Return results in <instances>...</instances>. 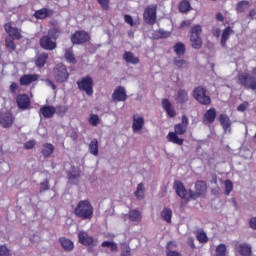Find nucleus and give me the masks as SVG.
<instances>
[{"instance_id": "obj_1", "label": "nucleus", "mask_w": 256, "mask_h": 256, "mask_svg": "<svg viewBox=\"0 0 256 256\" xmlns=\"http://www.w3.org/2000/svg\"><path fill=\"white\" fill-rule=\"evenodd\" d=\"M74 214L82 221L93 219V205L89 200H81L74 209Z\"/></svg>"}, {"instance_id": "obj_2", "label": "nucleus", "mask_w": 256, "mask_h": 256, "mask_svg": "<svg viewBox=\"0 0 256 256\" xmlns=\"http://www.w3.org/2000/svg\"><path fill=\"white\" fill-rule=\"evenodd\" d=\"M78 240L81 245H84V247L93 248L99 245V240L91 236L90 233L85 230L78 232Z\"/></svg>"}, {"instance_id": "obj_3", "label": "nucleus", "mask_w": 256, "mask_h": 256, "mask_svg": "<svg viewBox=\"0 0 256 256\" xmlns=\"http://www.w3.org/2000/svg\"><path fill=\"white\" fill-rule=\"evenodd\" d=\"M202 29L200 25H195L191 29L190 43L193 49H201L203 47V39H201Z\"/></svg>"}, {"instance_id": "obj_4", "label": "nucleus", "mask_w": 256, "mask_h": 256, "mask_svg": "<svg viewBox=\"0 0 256 256\" xmlns=\"http://www.w3.org/2000/svg\"><path fill=\"white\" fill-rule=\"evenodd\" d=\"M238 85L245 87V89L256 90V78L249 73H242L238 75Z\"/></svg>"}, {"instance_id": "obj_5", "label": "nucleus", "mask_w": 256, "mask_h": 256, "mask_svg": "<svg viewBox=\"0 0 256 256\" xmlns=\"http://www.w3.org/2000/svg\"><path fill=\"white\" fill-rule=\"evenodd\" d=\"M193 97L201 103V105H211V97L207 95V90L204 87H197L193 91Z\"/></svg>"}, {"instance_id": "obj_6", "label": "nucleus", "mask_w": 256, "mask_h": 256, "mask_svg": "<svg viewBox=\"0 0 256 256\" xmlns=\"http://www.w3.org/2000/svg\"><path fill=\"white\" fill-rule=\"evenodd\" d=\"M143 17L147 25H155V21H157V5L148 6L144 11Z\"/></svg>"}, {"instance_id": "obj_7", "label": "nucleus", "mask_w": 256, "mask_h": 256, "mask_svg": "<svg viewBox=\"0 0 256 256\" xmlns=\"http://www.w3.org/2000/svg\"><path fill=\"white\" fill-rule=\"evenodd\" d=\"M77 85L80 91H85L89 96L93 95V79L91 77H83L77 81Z\"/></svg>"}, {"instance_id": "obj_8", "label": "nucleus", "mask_w": 256, "mask_h": 256, "mask_svg": "<svg viewBox=\"0 0 256 256\" xmlns=\"http://www.w3.org/2000/svg\"><path fill=\"white\" fill-rule=\"evenodd\" d=\"M54 78L58 83H65L69 79V72H67V67L63 64H58L54 68Z\"/></svg>"}, {"instance_id": "obj_9", "label": "nucleus", "mask_w": 256, "mask_h": 256, "mask_svg": "<svg viewBox=\"0 0 256 256\" xmlns=\"http://www.w3.org/2000/svg\"><path fill=\"white\" fill-rule=\"evenodd\" d=\"M195 189L196 192L189 190L190 199H199L201 195H205V193L207 192V184L205 183V181H198L195 184Z\"/></svg>"}, {"instance_id": "obj_10", "label": "nucleus", "mask_w": 256, "mask_h": 256, "mask_svg": "<svg viewBox=\"0 0 256 256\" xmlns=\"http://www.w3.org/2000/svg\"><path fill=\"white\" fill-rule=\"evenodd\" d=\"M13 121H15V118L13 117V114H11V112L3 110L0 112L1 127H4V129H9V127L13 125Z\"/></svg>"}, {"instance_id": "obj_11", "label": "nucleus", "mask_w": 256, "mask_h": 256, "mask_svg": "<svg viewBox=\"0 0 256 256\" xmlns=\"http://www.w3.org/2000/svg\"><path fill=\"white\" fill-rule=\"evenodd\" d=\"M89 39H91V37L89 33L85 31H76L71 37V41L74 45H80V43H85L89 41Z\"/></svg>"}, {"instance_id": "obj_12", "label": "nucleus", "mask_w": 256, "mask_h": 256, "mask_svg": "<svg viewBox=\"0 0 256 256\" xmlns=\"http://www.w3.org/2000/svg\"><path fill=\"white\" fill-rule=\"evenodd\" d=\"M187 127H189V118L183 115L181 123L174 126V133L177 135H185V133H187Z\"/></svg>"}, {"instance_id": "obj_13", "label": "nucleus", "mask_w": 256, "mask_h": 256, "mask_svg": "<svg viewBox=\"0 0 256 256\" xmlns=\"http://www.w3.org/2000/svg\"><path fill=\"white\" fill-rule=\"evenodd\" d=\"M174 189L178 197H180L181 199H191V197H189V191L185 189V186L183 185V183H181V181H174Z\"/></svg>"}, {"instance_id": "obj_14", "label": "nucleus", "mask_w": 256, "mask_h": 256, "mask_svg": "<svg viewBox=\"0 0 256 256\" xmlns=\"http://www.w3.org/2000/svg\"><path fill=\"white\" fill-rule=\"evenodd\" d=\"M145 125V119L143 116H140L139 114H135L133 116V124H132V130L134 133H139V131L143 130V127Z\"/></svg>"}, {"instance_id": "obj_15", "label": "nucleus", "mask_w": 256, "mask_h": 256, "mask_svg": "<svg viewBox=\"0 0 256 256\" xmlns=\"http://www.w3.org/2000/svg\"><path fill=\"white\" fill-rule=\"evenodd\" d=\"M113 101H127V92L123 86L117 87L112 94Z\"/></svg>"}, {"instance_id": "obj_16", "label": "nucleus", "mask_w": 256, "mask_h": 256, "mask_svg": "<svg viewBox=\"0 0 256 256\" xmlns=\"http://www.w3.org/2000/svg\"><path fill=\"white\" fill-rule=\"evenodd\" d=\"M40 45L46 51H53L57 47V44L51 40L49 36H44L40 39Z\"/></svg>"}, {"instance_id": "obj_17", "label": "nucleus", "mask_w": 256, "mask_h": 256, "mask_svg": "<svg viewBox=\"0 0 256 256\" xmlns=\"http://www.w3.org/2000/svg\"><path fill=\"white\" fill-rule=\"evenodd\" d=\"M16 101L20 109H29V105H31V100L27 94L18 95Z\"/></svg>"}, {"instance_id": "obj_18", "label": "nucleus", "mask_w": 256, "mask_h": 256, "mask_svg": "<svg viewBox=\"0 0 256 256\" xmlns=\"http://www.w3.org/2000/svg\"><path fill=\"white\" fill-rule=\"evenodd\" d=\"M4 29L6 33H8L9 37H14V39H21V32H19V29L13 27L11 23L5 24Z\"/></svg>"}, {"instance_id": "obj_19", "label": "nucleus", "mask_w": 256, "mask_h": 256, "mask_svg": "<svg viewBox=\"0 0 256 256\" xmlns=\"http://www.w3.org/2000/svg\"><path fill=\"white\" fill-rule=\"evenodd\" d=\"M177 242H168L166 246V256H183L181 252L177 251Z\"/></svg>"}, {"instance_id": "obj_20", "label": "nucleus", "mask_w": 256, "mask_h": 256, "mask_svg": "<svg viewBox=\"0 0 256 256\" xmlns=\"http://www.w3.org/2000/svg\"><path fill=\"white\" fill-rule=\"evenodd\" d=\"M233 35V28L230 26L226 27L221 34L220 43L222 47H227V41H229V37Z\"/></svg>"}, {"instance_id": "obj_21", "label": "nucleus", "mask_w": 256, "mask_h": 256, "mask_svg": "<svg viewBox=\"0 0 256 256\" xmlns=\"http://www.w3.org/2000/svg\"><path fill=\"white\" fill-rule=\"evenodd\" d=\"M220 124L222 125V129H224L225 133H231V119L226 114L220 115Z\"/></svg>"}, {"instance_id": "obj_22", "label": "nucleus", "mask_w": 256, "mask_h": 256, "mask_svg": "<svg viewBox=\"0 0 256 256\" xmlns=\"http://www.w3.org/2000/svg\"><path fill=\"white\" fill-rule=\"evenodd\" d=\"M176 103H180V105H183L189 101V94L186 90L180 89L177 91L176 97H175Z\"/></svg>"}, {"instance_id": "obj_23", "label": "nucleus", "mask_w": 256, "mask_h": 256, "mask_svg": "<svg viewBox=\"0 0 256 256\" xmlns=\"http://www.w3.org/2000/svg\"><path fill=\"white\" fill-rule=\"evenodd\" d=\"M39 79V75L37 74H26L20 78V85H31V83H35Z\"/></svg>"}, {"instance_id": "obj_24", "label": "nucleus", "mask_w": 256, "mask_h": 256, "mask_svg": "<svg viewBox=\"0 0 256 256\" xmlns=\"http://www.w3.org/2000/svg\"><path fill=\"white\" fill-rule=\"evenodd\" d=\"M162 107L166 111L167 115H169V117H175V108H173V104H171L169 99L162 100Z\"/></svg>"}, {"instance_id": "obj_25", "label": "nucleus", "mask_w": 256, "mask_h": 256, "mask_svg": "<svg viewBox=\"0 0 256 256\" xmlns=\"http://www.w3.org/2000/svg\"><path fill=\"white\" fill-rule=\"evenodd\" d=\"M53 15V11L47 9V8H42L40 10H36L34 13V17L36 19H47V17H51Z\"/></svg>"}, {"instance_id": "obj_26", "label": "nucleus", "mask_w": 256, "mask_h": 256, "mask_svg": "<svg viewBox=\"0 0 256 256\" xmlns=\"http://www.w3.org/2000/svg\"><path fill=\"white\" fill-rule=\"evenodd\" d=\"M166 139L170 143H174V145H183L184 143V140L179 138V134H177L176 132L168 133V135L166 136Z\"/></svg>"}, {"instance_id": "obj_27", "label": "nucleus", "mask_w": 256, "mask_h": 256, "mask_svg": "<svg viewBox=\"0 0 256 256\" xmlns=\"http://www.w3.org/2000/svg\"><path fill=\"white\" fill-rule=\"evenodd\" d=\"M55 107L45 106L40 109V115H43L45 119H51L55 115Z\"/></svg>"}, {"instance_id": "obj_28", "label": "nucleus", "mask_w": 256, "mask_h": 256, "mask_svg": "<svg viewBox=\"0 0 256 256\" xmlns=\"http://www.w3.org/2000/svg\"><path fill=\"white\" fill-rule=\"evenodd\" d=\"M88 149L91 155H94V157H97V155H99V141L95 138L91 140L88 146Z\"/></svg>"}, {"instance_id": "obj_29", "label": "nucleus", "mask_w": 256, "mask_h": 256, "mask_svg": "<svg viewBox=\"0 0 256 256\" xmlns=\"http://www.w3.org/2000/svg\"><path fill=\"white\" fill-rule=\"evenodd\" d=\"M55 151V146L51 143H45L42 146V155L44 157H51Z\"/></svg>"}, {"instance_id": "obj_30", "label": "nucleus", "mask_w": 256, "mask_h": 256, "mask_svg": "<svg viewBox=\"0 0 256 256\" xmlns=\"http://www.w3.org/2000/svg\"><path fill=\"white\" fill-rule=\"evenodd\" d=\"M123 59L126 63H130L131 65H137V63H139V57H136L132 52L124 53Z\"/></svg>"}, {"instance_id": "obj_31", "label": "nucleus", "mask_w": 256, "mask_h": 256, "mask_svg": "<svg viewBox=\"0 0 256 256\" xmlns=\"http://www.w3.org/2000/svg\"><path fill=\"white\" fill-rule=\"evenodd\" d=\"M215 117H217V111L215 110V108H211L206 111L204 115V121H206L207 123H214Z\"/></svg>"}, {"instance_id": "obj_32", "label": "nucleus", "mask_w": 256, "mask_h": 256, "mask_svg": "<svg viewBox=\"0 0 256 256\" xmlns=\"http://www.w3.org/2000/svg\"><path fill=\"white\" fill-rule=\"evenodd\" d=\"M173 63L175 67H178V69H187L189 67V62L181 58V56L175 57L173 59Z\"/></svg>"}, {"instance_id": "obj_33", "label": "nucleus", "mask_w": 256, "mask_h": 256, "mask_svg": "<svg viewBox=\"0 0 256 256\" xmlns=\"http://www.w3.org/2000/svg\"><path fill=\"white\" fill-rule=\"evenodd\" d=\"M238 249V253H240V255L242 256H251V245L249 244H240L237 247Z\"/></svg>"}, {"instance_id": "obj_34", "label": "nucleus", "mask_w": 256, "mask_h": 256, "mask_svg": "<svg viewBox=\"0 0 256 256\" xmlns=\"http://www.w3.org/2000/svg\"><path fill=\"white\" fill-rule=\"evenodd\" d=\"M60 244H61V247L64 249V251H71L75 247V245L73 244V241L65 237L60 238Z\"/></svg>"}, {"instance_id": "obj_35", "label": "nucleus", "mask_w": 256, "mask_h": 256, "mask_svg": "<svg viewBox=\"0 0 256 256\" xmlns=\"http://www.w3.org/2000/svg\"><path fill=\"white\" fill-rule=\"evenodd\" d=\"M173 217V211L171 208H164L161 212V218L163 221H166V223H171V219Z\"/></svg>"}, {"instance_id": "obj_36", "label": "nucleus", "mask_w": 256, "mask_h": 256, "mask_svg": "<svg viewBox=\"0 0 256 256\" xmlns=\"http://www.w3.org/2000/svg\"><path fill=\"white\" fill-rule=\"evenodd\" d=\"M47 59H49V55L47 53H42L38 55L36 59V66L37 67H45V63H47Z\"/></svg>"}, {"instance_id": "obj_37", "label": "nucleus", "mask_w": 256, "mask_h": 256, "mask_svg": "<svg viewBox=\"0 0 256 256\" xmlns=\"http://www.w3.org/2000/svg\"><path fill=\"white\" fill-rule=\"evenodd\" d=\"M249 7H251L249 1H241L237 4V11L238 13H245V11H249Z\"/></svg>"}, {"instance_id": "obj_38", "label": "nucleus", "mask_w": 256, "mask_h": 256, "mask_svg": "<svg viewBox=\"0 0 256 256\" xmlns=\"http://www.w3.org/2000/svg\"><path fill=\"white\" fill-rule=\"evenodd\" d=\"M167 37H171V32L163 29L154 32V39H167Z\"/></svg>"}, {"instance_id": "obj_39", "label": "nucleus", "mask_w": 256, "mask_h": 256, "mask_svg": "<svg viewBox=\"0 0 256 256\" xmlns=\"http://www.w3.org/2000/svg\"><path fill=\"white\" fill-rule=\"evenodd\" d=\"M129 219L134 223H139L141 221V212L138 210H132L129 212Z\"/></svg>"}, {"instance_id": "obj_40", "label": "nucleus", "mask_w": 256, "mask_h": 256, "mask_svg": "<svg viewBox=\"0 0 256 256\" xmlns=\"http://www.w3.org/2000/svg\"><path fill=\"white\" fill-rule=\"evenodd\" d=\"M101 247H107V249H110V251L112 253H115L118 251V248H117V243L113 242V241H104L102 244H101Z\"/></svg>"}, {"instance_id": "obj_41", "label": "nucleus", "mask_w": 256, "mask_h": 256, "mask_svg": "<svg viewBox=\"0 0 256 256\" xmlns=\"http://www.w3.org/2000/svg\"><path fill=\"white\" fill-rule=\"evenodd\" d=\"M179 11L181 13H187V12L191 11V4L189 3V1L183 0L182 2H180Z\"/></svg>"}, {"instance_id": "obj_42", "label": "nucleus", "mask_w": 256, "mask_h": 256, "mask_svg": "<svg viewBox=\"0 0 256 256\" xmlns=\"http://www.w3.org/2000/svg\"><path fill=\"white\" fill-rule=\"evenodd\" d=\"M174 51L179 57H181V55H185V44L181 42L176 43L174 46Z\"/></svg>"}, {"instance_id": "obj_43", "label": "nucleus", "mask_w": 256, "mask_h": 256, "mask_svg": "<svg viewBox=\"0 0 256 256\" xmlns=\"http://www.w3.org/2000/svg\"><path fill=\"white\" fill-rule=\"evenodd\" d=\"M196 238L198 239L199 243H207L209 241V237H207V233L203 230H199L196 233Z\"/></svg>"}, {"instance_id": "obj_44", "label": "nucleus", "mask_w": 256, "mask_h": 256, "mask_svg": "<svg viewBox=\"0 0 256 256\" xmlns=\"http://www.w3.org/2000/svg\"><path fill=\"white\" fill-rule=\"evenodd\" d=\"M88 122L92 127H97V125L101 123V119H99V116L96 114H90Z\"/></svg>"}, {"instance_id": "obj_45", "label": "nucleus", "mask_w": 256, "mask_h": 256, "mask_svg": "<svg viewBox=\"0 0 256 256\" xmlns=\"http://www.w3.org/2000/svg\"><path fill=\"white\" fill-rule=\"evenodd\" d=\"M135 195H136L137 199H143V197L145 195L143 183L138 184L137 189L135 191Z\"/></svg>"}, {"instance_id": "obj_46", "label": "nucleus", "mask_w": 256, "mask_h": 256, "mask_svg": "<svg viewBox=\"0 0 256 256\" xmlns=\"http://www.w3.org/2000/svg\"><path fill=\"white\" fill-rule=\"evenodd\" d=\"M65 59L68 61V63H75V55H73L72 49L66 50Z\"/></svg>"}, {"instance_id": "obj_47", "label": "nucleus", "mask_w": 256, "mask_h": 256, "mask_svg": "<svg viewBox=\"0 0 256 256\" xmlns=\"http://www.w3.org/2000/svg\"><path fill=\"white\" fill-rule=\"evenodd\" d=\"M48 35L49 37H52V39H57V37L61 35V30L59 28L54 27L48 31Z\"/></svg>"}, {"instance_id": "obj_48", "label": "nucleus", "mask_w": 256, "mask_h": 256, "mask_svg": "<svg viewBox=\"0 0 256 256\" xmlns=\"http://www.w3.org/2000/svg\"><path fill=\"white\" fill-rule=\"evenodd\" d=\"M6 47L8 49V51L13 52L15 51V42L13 41L12 37H8L6 38Z\"/></svg>"}, {"instance_id": "obj_49", "label": "nucleus", "mask_w": 256, "mask_h": 256, "mask_svg": "<svg viewBox=\"0 0 256 256\" xmlns=\"http://www.w3.org/2000/svg\"><path fill=\"white\" fill-rule=\"evenodd\" d=\"M225 185V195H230L231 192L233 191V182L231 180H226L224 182Z\"/></svg>"}, {"instance_id": "obj_50", "label": "nucleus", "mask_w": 256, "mask_h": 256, "mask_svg": "<svg viewBox=\"0 0 256 256\" xmlns=\"http://www.w3.org/2000/svg\"><path fill=\"white\" fill-rule=\"evenodd\" d=\"M226 251L227 247L224 244H220L216 248V256H225Z\"/></svg>"}, {"instance_id": "obj_51", "label": "nucleus", "mask_w": 256, "mask_h": 256, "mask_svg": "<svg viewBox=\"0 0 256 256\" xmlns=\"http://www.w3.org/2000/svg\"><path fill=\"white\" fill-rule=\"evenodd\" d=\"M56 113L59 114L61 117H63V115H65V113H67L68 108L67 106H58L55 109Z\"/></svg>"}, {"instance_id": "obj_52", "label": "nucleus", "mask_w": 256, "mask_h": 256, "mask_svg": "<svg viewBox=\"0 0 256 256\" xmlns=\"http://www.w3.org/2000/svg\"><path fill=\"white\" fill-rule=\"evenodd\" d=\"M121 256H131V248L128 245L122 247Z\"/></svg>"}, {"instance_id": "obj_53", "label": "nucleus", "mask_w": 256, "mask_h": 256, "mask_svg": "<svg viewBox=\"0 0 256 256\" xmlns=\"http://www.w3.org/2000/svg\"><path fill=\"white\" fill-rule=\"evenodd\" d=\"M37 145V142L35 140H29L26 143H24V149H33Z\"/></svg>"}, {"instance_id": "obj_54", "label": "nucleus", "mask_w": 256, "mask_h": 256, "mask_svg": "<svg viewBox=\"0 0 256 256\" xmlns=\"http://www.w3.org/2000/svg\"><path fill=\"white\" fill-rule=\"evenodd\" d=\"M49 189V180H46L40 184V193H43V191H48Z\"/></svg>"}, {"instance_id": "obj_55", "label": "nucleus", "mask_w": 256, "mask_h": 256, "mask_svg": "<svg viewBox=\"0 0 256 256\" xmlns=\"http://www.w3.org/2000/svg\"><path fill=\"white\" fill-rule=\"evenodd\" d=\"M99 5H101L102 9L107 11L109 9V0H97Z\"/></svg>"}, {"instance_id": "obj_56", "label": "nucleus", "mask_w": 256, "mask_h": 256, "mask_svg": "<svg viewBox=\"0 0 256 256\" xmlns=\"http://www.w3.org/2000/svg\"><path fill=\"white\" fill-rule=\"evenodd\" d=\"M248 107H249V102H244L237 107V111H240L241 113H243L244 111L247 110Z\"/></svg>"}, {"instance_id": "obj_57", "label": "nucleus", "mask_w": 256, "mask_h": 256, "mask_svg": "<svg viewBox=\"0 0 256 256\" xmlns=\"http://www.w3.org/2000/svg\"><path fill=\"white\" fill-rule=\"evenodd\" d=\"M9 249L5 246H0V256H9Z\"/></svg>"}, {"instance_id": "obj_58", "label": "nucleus", "mask_w": 256, "mask_h": 256, "mask_svg": "<svg viewBox=\"0 0 256 256\" xmlns=\"http://www.w3.org/2000/svg\"><path fill=\"white\" fill-rule=\"evenodd\" d=\"M124 19H125V23L133 27V17H131V15H125Z\"/></svg>"}, {"instance_id": "obj_59", "label": "nucleus", "mask_w": 256, "mask_h": 256, "mask_svg": "<svg viewBox=\"0 0 256 256\" xmlns=\"http://www.w3.org/2000/svg\"><path fill=\"white\" fill-rule=\"evenodd\" d=\"M17 89H19V85L15 82H13L11 85H10V91L11 93H17Z\"/></svg>"}, {"instance_id": "obj_60", "label": "nucleus", "mask_w": 256, "mask_h": 256, "mask_svg": "<svg viewBox=\"0 0 256 256\" xmlns=\"http://www.w3.org/2000/svg\"><path fill=\"white\" fill-rule=\"evenodd\" d=\"M249 225H250L251 229L256 230V217H253L250 219Z\"/></svg>"}, {"instance_id": "obj_61", "label": "nucleus", "mask_w": 256, "mask_h": 256, "mask_svg": "<svg viewBox=\"0 0 256 256\" xmlns=\"http://www.w3.org/2000/svg\"><path fill=\"white\" fill-rule=\"evenodd\" d=\"M212 33H213L214 37H216L217 39H219V37H221V29H219V28H215Z\"/></svg>"}, {"instance_id": "obj_62", "label": "nucleus", "mask_w": 256, "mask_h": 256, "mask_svg": "<svg viewBox=\"0 0 256 256\" xmlns=\"http://www.w3.org/2000/svg\"><path fill=\"white\" fill-rule=\"evenodd\" d=\"M46 85H47L48 87H51L53 90L57 89V87L55 86V84L53 83V81H51V80H49V79L46 80Z\"/></svg>"}, {"instance_id": "obj_63", "label": "nucleus", "mask_w": 256, "mask_h": 256, "mask_svg": "<svg viewBox=\"0 0 256 256\" xmlns=\"http://www.w3.org/2000/svg\"><path fill=\"white\" fill-rule=\"evenodd\" d=\"M216 19H217V21H223V19H224L223 14H221V12H218L216 14Z\"/></svg>"}, {"instance_id": "obj_64", "label": "nucleus", "mask_w": 256, "mask_h": 256, "mask_svg": "<svg viewBox=\"0 0 256 256\" xmlns=\"http://www.w3.org/2000/svg\"><path fill=\"white\" fill-rule=\"evenodd\" d=\"M255 15H256V10L255 9H251L249 11V17H251V19H253V17H255Z\"/></svg>"}]
</instances>
